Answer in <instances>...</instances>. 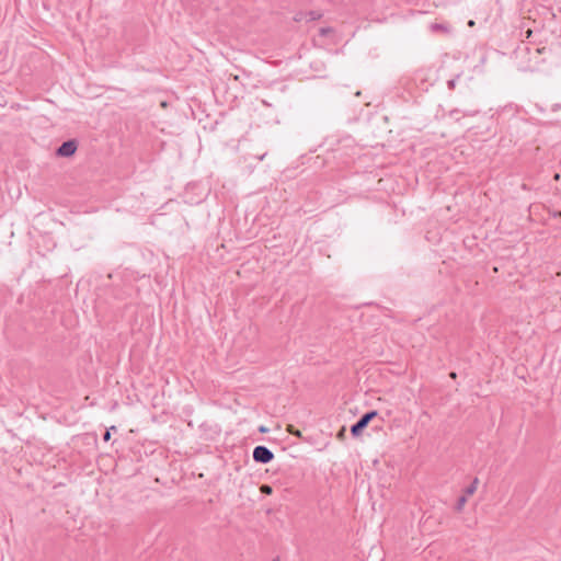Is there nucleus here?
I'll use <instances>...</instances> for the list:
<instances>
[{
	"instance_id": "8",
	"label": "nucleus",
	"mask_w": 561,
	"mask_h": 561,
	"mask_svg": "<svg viewBox=\"0 0 561 561\" xmlns=\"http://www.w3.org/2000/svg\"><path fill=\"white\" fill-rule=\"evenodd\" d=\"M459 77H460V76H459V75H457L455 78H453V79H450V80H448V81H447V87H448V89H449V90H454V89H455L456 83H457V81H458Z\"/></svg>"
},
{
	"instance_id": "2",
	"label": "nucleus",
	"mask_w": 561,
	"mask_h": 561,
	"mask_svg": "<svg viewBox=\"0 0 561 561\" xmlns=\"http://www.w3.org/2000/svg\"><path fill=\"white\" fill-rule=\"evenodd\" d=\"M252 457L255 462L266 465L274 459V454L266 446L259 445L254 447Z\"/></svg>"
},
{
	"instance_id": "7",
	"label": "nucleus",
	"mask_w": 561,
	"mask_h": 561,
	"mask_svg": "<svg viewBox=\"0 0 561 561\" xmlns=\"http://www.w3.org/2000/svg\"><path fill=\"white\" fill-rule=\"evenodd\" d=\"M431 30L433 32H436V31H448V26L445 25V24H439V23H433L431 24Z\"/></svg>"
},
{
	"instance_id": "1",
	"label": "nucleus",
	"mask_w": 561,
	"mask_h": 561,
	"mask_svg": "<svg viewBox=\"0 0 561 561\" xmlns=\"http://www.w3.org/2000/svg\"><path fill=\"white\" fill-rule=\"evenodd\" d=\"M378 414L377 411H368L365 414H363L352 426H351V434L354 437H357L362 434V432L368 426L369 422L376 417Z\"/></svg>"
},
{
	"instance_id": "4",
	"label": "nucleus",
	"mask_w": 561,
	"mask_h": 561,
	"mask_svg": "<svg viewBox=\"0 0 561 561\" xmlns=\"http://www.w3.org/2000/svg\"><path fill=\"white\" fill-rule=\"evenodd\" d=\"M479 480L478 478H474L472 482L463 490V494L468 499V496L472 495L478 488Z\"/></svg>"
},
{
	"instance_id": "18",
	"label": "nucleus",
	"mask_w": 561,
	"mask_h": 561,
	"mask_svg": "<svg viewBox=\"0 0 561 561\" xmlns=\"http://www.w3.org/2000/svg\"><path fill=\"white\" fill-rule=\"evenodd\" d=\"M273 561H279L278 559H274Z\"/></svg>"
},
{
	"instance_id": "14",
	"label": "nucleus",
	"mask_w": 561,
	"mask_h": 561,
	"mask_svg": "<svg viewBox=\"0 0 561 561\" xmlns=\"http://www.w3.org/2000/svg\"><path fill=\"white\" fill-rule=\"evenodd\" d=\"M259 431H260L261 433H265V432H267V428H266L265 426H263V425H262V426L259 428Z\"/></svg>"
},
{
	"instance_id": "12",
	"label": "nucleus",
	"mask_w": 561,
	"mask_h": 561,
	"mask_svg": "<svg viewBox=\"0 0 561 561\" xmlns=\"http://www.w3.org/2000/svg\"><path fill=\"white\" fill-rule=\"evenodd\" d=\"M111 430H116L115 426H112L110 430H106L105 433L103 434V440L104 442H107L110 440L111 438Z\"/></svg>"
},
{
	"instance_id": "15",
	"label": "nucleus",
	"mask_w": 561,
	"mask_h": 561,
	"mask_svg": "<svg viewBox=\"0 0 561 561\" xmlns=\"http://www.w3.org/2000/svg\"><path fill=\"white\" fill-rule=\"evenodd\" d=\"M266 153H263L262 156L257 157L259 160H263Z\"/></svg>"
},
{
	"instance_id": "9",
	"label": "nucleus",
	"mask_w": 561,
	"mask_h": 561,
	"mask_svg": "<svg viewBox=\"0 0 561 561\" xmlns=\"http://www.w3.org/2000/svg\"><path fill=\"white\" fill-rule=\"evenodd\" d=\"M307 19L306 12H298L294 16V21L301 22L302 20Z\"/></svg>"
},
{
	"instance_id": "6",
	"label": "nucleus",
	"mask_w": 561,
	"mask_h": 561,
	"mask_svg": "<svg viewBox=\"0 0 561 561\" xmlns=\"http://www.w3.org/2000/svg\"><path fill=\"white\" fill-rule=\"evenodd\" d=\"M306 15H307L308 21H316V20L321 19L322 13H320L319 11H309V12H306Z\"/></svg>"
},
{
	"instance_id": "5",
	"label": "nucleus",
	"mask_w": 561,
	"mask_h": 561,
	"mask_svg": "<svg viewBox=\"0 0 561 561\" xmlns=\"http://www.w3.org/2000/svg\"><path fill=\"white\" fill-rule=\"evenodd\" d=\"M466 503H467V497H466V495H461V496H459V497H458V500H457V503H456V505H455V510H456L457 512H461V511L463 510V507H465Z\"/></svg>"
},
{
	"instance_id": "13",
	"label": "nucleus",
	"mask_w": 561,
	"mask_h": 561,
	"mask_svg": "<svg viewBox=\"0 0 561 561\" xmlns=\"http://www.w3.org/2000/svg\"><path fill=\"white\" fill-rule=\"evenodd\" d=\"M478 114V111H470V112H466L465 115L467 116H474Z\"/></svg>"
},
{
	"instance_id": "3",
	"label": "nucleus",
	"mask_w": 561,
	"mask_h": 561,
	"mask_svg": "<svg viewBox=\"0 0 561 561\" xmlns=\"http://www.w3.org/2000/svg\"><path fill=\"white\" fill-rule=\"evenodd\" d=\"M78 149V142L76 139H69L64 141L56 150L58 157L69 158L72 157Z\"/></svg>"
},
{
	"instance_id": "10",
	"label": "nucleus",
	"mask_w": 561,
	"mask_h": 561,
	"mask_svg": "<svg viewBox=\"0 0 561 561\" xmlns=\"http://www.w3.org/2000/svg\"><path fill=\"white\" fill-rule=\"evenodd\" d=\"M332 32H333V28H331V27H321L319 30V35L320 36H327V35H329Z\"/></svg>"
},
{
	"instance_id": "17",
	"label": "nucleus",
	"mask_w": 561,
	"mask_h": 561,
	"mask_svg": "<svg viewBox=\"0 0 561 561\" xmlns=\"http://www.w3.org/2000/svg\"><path fill=\"white\" fill-rule=\"evenodd\" d=\"M450 376H451V378H455L456 374L455 373H450Z\"/></svg>"
},
{
	"instance_id": "11",
	"label": "nucleus",
	"mask_w": 561,
	"mask_h": 561,
	"mask_svg": "<svg viewBox=\"0 0 561 561\" xmlns=\"http://www.w3.org/2000/svg\"><path fill=\"white\" fill-rule=\"evenodd\" d=\"M273 491L272 486L268 484H262L261 485V492L264 494H271Z\"/></svg>"
},
{
	"instance_id": "16",
	"label": "nucleus",
	"mask_w": 561,
	"mask_h": 561,
	"mask_svg": "<svg viewBox=\"0 0 561 561\" xmlns=\"http://www.w3.org/2000/svg\"><path fill=\"white\" fill-rule=\"evenodd\" d=\"M455 113H458V110H454V111H451V113H450V114H451V115H454Z\"/></svg>"
}]
</instances>
